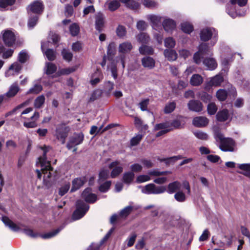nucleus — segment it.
Segmentation results:
<instances>
[{
  "label": "nucleus",
  "instance_id": "c03bdc74",
  "mask_svg": "<svg viewBox=\"0 0 250 250\" xmlns=\"http://www.w3.org/2000/svg\"><path fill=\"white\" fill-rule=\"evenodd\" d=\"M133 208L131 206H128L123 208L120 212V216L123 218L127 217L132 211Z\"/></svg>",
  "mask_w": 250,
  "mask_h": 250
},
{
  "label": "nucleus",
  "instance_id": "f03ea898",
  "mask_svg": "<svg viewBox=\"0 0 250 250\" xmlns=\"http://www.w3.org/2000/svg\"><path fill=\"white\" fill-rule=\"evenodd\" d=\"M32 110V107H28L23 111L21 114V119L24 120L23 126L26 128H35L37 126V121L40 117L39 112H35L30 117L26 115Z\"/></svg>",
  "mask_w": 250,
  "mask_h": 250
},
{
  "label": "nucleus",
  "instance_id": "a878e982",
  "mask_svg": "<svg viewBox=\"0 0 250 250\" xmlns=\"http://www.w3.org/2000/svg\"><path fill=\"white\" fill-rule=\"evenodd\" d=\"M18 58L20 62H25L29 61L30 55L27 51L22 50L19 53Z\"/></svg>",
  "mask_w": 250,
  "mask_h": 250
},
{
  "label": "nucleus",
  "instance_id": "1a4fd4ad",
  "mask_svg": "<svg viewBox=\"0 0 250 250\" xmlns=\"http://www.w3.org/2000/svg\"><path fill=\"white\" fill-rule=\"evenodd\" d=\"M217 35L216 31L214 28H206L201 30L200 33V38L203 41L209 40L212 36L216 38Z\"/></svg>",
  "mask_w": 250,
  "mask_h": 250
},
{
  "label": "nucleus",
  "instance_id": "338daca9",
  "mask_svg": "<svg viewBox=\"0 0 250 250\" xmlns=\"http://www.w3.org/2000/svg\"><path fill=\"white\" fill-rule=\"evenodd\" d=\"M70 188V184L69 183L65 184L64 186L62 187L59 191V194L61 196L64 195L69 190Z\"/></svg>",
  "mask_w": 250,
  "mask_h": 250
},
{
  "label": "nucleus",
  "instance_id": "6ab92c4d",
  "mask_svg": "<svg viewBox=\"0 0 250 250\" xmlns=\"http://www.w3.org/2000/svg\"><path fill=\"white\" fill-rule=\"evenodd\" d=\"M147 19L150 21L153 28L161 25L162 17L155 15H148Z\"/></svg>",
  "mask_w": 250,
  "mask_h": 250
},
{
  "label": "nucleus",
  "instance_id": "7c9ffc66",
  "mask_svg": "<svg viewBox=\"0 0 250 250\" xmlns=\"http://www.w3.org/2000/svg\"><path fill=\"white\" fill-rule=\"evenodd\" d=\"M43 53L49 61H54L56 57V52L51 49H47L43 52Z\"/></svg>",
  "mask_w": 250,
  "mask_h": 250
},
{
  "label": "nucleus",
  "instance_id": "052dcab7",
  "mask_svg": "<svg viewBox=\"0 0 250 250\" xmlns=\"http://www.w3.org/2000/svg\"><path fill=\"white\" fill-rule=\"evenodd\" d=\"M142 139V135L138 134L133 137L130 141V144L132 146H135L138 145Z\"/></svg>",
  "mask_w": 250,
  "mask_h": 250
},
{
  "label": "nucleus",
  "instance_id": "2f4dec72",
  "mask_svg": "<svg viewBox=\"0 0 250 250\" xmlns=\"http://www.w3.org/2000/svg\"><path fill=\"white\" fill-rule=\"evenodd\" d=\"M77 68L78 67L77 66H73L72 67L62 69L57 72L56 74V76H60L62 75H68L71 72L75 71Z\"/></svg>",
  "mask_w": 250,
  "mask_h": 250
},
{
  "label": "nucleus",
  "instance_id": "09e8293b",
  "mask_svg": "<svg viewBox=\"0 0 250 250\" xmlns=\"http://www.w3.org/2000/svg\"><path fill=\"white\" fill-rule=\"evenodd\" d=\"M228 93L225 90L220 89L216 93V96L219 101H225L227 97Z\"/></svg>",
  "mask_w": 250,
  "mask_h": 250
},
{
  "label": "nucleus",
  "instance_id": "ea45409f",
  "mask_svg": "<svg viewBox=\"0 0 250 250\" xmlns=\"http://www.w3.org/2000/svg\"><path fill=\"white\" fill-rule=\"evenodd\" d=\"M45 69L46 74L50 75L56 71L57 66L54 63H47Z\"/></svg>",
  "mask_w": 250,
  "mask_h": 250
},
{
  "label": "nucleus",
  "instance_id": "c756f323",
  "mask_svg": "<svg viewBox=\"0 0 250 250\" xmlns=\"http://www.w3.org/2000/svg\"><path fill=\"white\" fill-rule=\"evenodd\" d=\"M104 18L102 14H98L96 18V28L99 31H101L104 26Z\"/></svg>",
  "mask_w": 250,
  "mask_h": 250
},
{
  "label": "nucleus",
  "instance_id": "a18cd8bd",
  "mask_svg": "<svg viewBox=\"0 0 250 250\" xmlns=\"http://www.w3.org/2000/svg\"><path fill=\"white\" fill-rule=\"evenodd\" d=\"M139 51L142 54H150L153 53V49L150 46L142 45L139 48Z\"/></svg>",
  "mask_w": 250,
  "mask_h": 250
},
{
  "label": "nucleus",
  "instance_id": "c9c22d12",
  "mask_svg": "<svg viewBox=\"0 0 250 250\" xmlns=\"http://www.w3.org/2000/svg\"><path fill=\"white\" fill-rule=\"evenodd\" d=\"M42 90V86L40 84L36 83L34 84L33 87L30 88L27 93L28 94H37L39 93Z\"/></svg>",
  "mask_w": 250,
  "mask_h": 250
},
{
  "label": "nucleus",
  "instance_id": "39448f33",
  "mask_svg": "<svg viewBox=\"0 0 250 250\" xmlns=\"http://www.w3.org/2000/svg\"><path fill=\"white\" fill-rule=\"evenodd\" d=\"M89 209V206L82 200H78L76 203V209L73 214L74 220H78L83 217Z\"/></svg>",
  "mask_w": 250,
  "mask_h": 250
},
{
  "label": "nucleus",
  "instance_id": "4468645a",
  "mask_svg": "<svg viewBox=\"0 0 250 250\" xmlns=\"http://www.w3.org/2000/svg\"><path fill=\"white\" fill-rule=\"evenodd\" d=\"M188 106L190 110L197 112L202 111L203 107L202 103L198 100H190Z\"/></svg>",
  "mask_w": 250,
  "mask_h": 250
},
{
  "label": "nucleus",
  "instance_id": "f257e3e1",
  "mask_svg": "<svg viewBox=\"0 0 250 250\" xmlns=\"http://www.w3.org/2000/svg\"><path fill=\"white\" fill-rule=\"evenodd\" d=\"M41 148L43 151V155L42 157L39 158L38 161L37 163L38 165H40L41 167V171L42 173L44 175L43 184L47 188H49L52 184L50 171L52 170L53 168L50 166V162L46 160V154L48 151H49L50 147L49 146H44L43 147H42ZM36 173L38 178L39 179H41L42 176V173L41 171L37 169Z\"/></svg>",
  "mask_w": 250,
  "mask_h": 250
},
{
  "label": "nucleus",
  "instance_id": "5701e85b",
  "mask_svg": "<svg viewBox=\"0 0 250 250\" xmlns=\"http://www.w3.org/2000/svg\"><path fill=\"white\" fill-rule=\"evenodd\" d=\"M2 221L6 226L8 227L12 230L17 231L19 229V227L7 217H2Z\"/></svg>",
  "mask_w": 250,
  "mask_h": 250
},
{
  "label": "nucleus",
  "instance_id": "4d7b16f0",
  "mask_svg": "<svg viewBox=\"0 0 250 250\" xmlns=\"http://www.w3.org/2000/svg\"><path fill=\"white\" fill-rule=\"evenodd\" d=\"M59 231V229H56L52 232H48L44 234H40V236L43 239H49L55 236Z\"/></svg>",
  "mask_w": 250,
  "mask_h": 250
},
{
  "label": "nucleus",
  "instance_id": "412c9836",
  "mask_svg": "<svg viewBox=\"0 0 250 250\" xmlns=\"http://www.w3.org/2000/svg\"><path fill=\"white\" fill-rule=\"evenodd\" d=\"M163 26L165 30L167 32H169L174 29L176 26L174 21L170 19H166L163 22Z\"/></svg>",
  "mask_w": 250,
  "mask_h": 250
},
{
  "label": "nucleus",
  "instance_id": "20e7f679",
  "mask_svg": "<svg viewBox=\"0 0 250 250\" xmlns=\"http://www.w3.org/2000/svg\"><path fill=\"white\" fill-rule=\"evenodd\" d=\"M216 140L220 143L219 148L223 151L232 152L234 151L235 142L229 138H225L224 136L218 133L216 135Z\"/></svg>",
  "mask_w": 250,
  "mask_h": 250
},
{
  "label": "nucleus",
  "instance_id": "bb28decb",
  "mask_svg": "<svg viewBox=\"0 0 250 250\" xmlns=\"http://www.w3.org/2000/svg\"><path fill=\"white\" fill-rule=\"evenodd\" d=\"M132 48V44L129 42H125L120 44L119 51L120 52L125 53L130 51Z\"/></svg>",
  "mask_w": 250,
  "mask_h": 250
},
{
  "label": "nucleus",
  "instance_id": "bf43d9fd",
  "mask_svg": "<svg viewBox=\"0 0 250 250\" xmlns=\"http://www.w3.org/2000/svg\"><path fill=\"white\" fill-rule=\"evenodd\" d=\"M111 181H106L104 182L99 187V190L103 192L107 191L111 186Z\"/></svg>",
  "mask_w": 250,
  "mask_h": 250
},
{
  "label": "nucleus",
  "instance_id": "0e129e2a",
  "mask_svg": "<svg viewBox=\"0 0 250 250\" xmlns=\"http://www.w3.org/2000/svg\"><path fill=\"white\" fill-rule=\"evenodd\" d=\"M15 0H0V7L4 8L14 3Z\"/></svg>",
  "mask_w": 250,
  "mask_h": 250
},
{
  "label": "nucleus",
  "instance_id": "5fc2aeb1",
  "mask_svg": "<svg viewBox=\"0 0 250 250\" xmlns=\"http://www.w3.org/2000/svg\"><path fill=\"white\" fill-rule=\"evenodd\" d=\"M175 45V42L172 38L169 37L165 40V45L167 48H173Z\"/></svg>",
  "mask_w": 250,
  "mask_h": 250
},
{
  "label": "nucleus",
  "instance_id": "8fccbe9b",
  "mask_svg": "<svg viewBox=\"0 0 250 250\" xmlns=\"http://www.w3.org/2000/svg\"><path fill=\"white\" fill-rule=\"evenodd\" d=\"M181 29L184 32L190 33L193 30V27L189 23L185 22L182 23Z\"/></svg>",
  "mask_w": 250,
  "mask_h": 250
},
{
  "label": "nucleus",
  "instance_id": "864d4df0",
  "mask_svg": "<svg viewBox=\"0 0 250 250\" xmlns=\"http://www.w3.org/2000/svg\"><path fill=\"white\" fill-rule=\"evenodd\" d=\"M134 174L132 172L125 173L124 175L123 179L125 183H129L133 179Z\"/></svg>",
  "mask_w": 250,
  "mask_h": 250
},
{
  "label": "nucleus",
  "instance_id": "9b49d317",
  "mask_svg": "<svg viewBox=\"0 0 250 250\" xmlns=\"http://www.w3.org/2000/svg\"><path fill=\"white\" fill-rule=\"evenodd\" d=\"M83 140V135L82 133L75 134L71 137L67 144V147L71 149L74 146L81 144Z\"/></svg>",
  "mask_w": 250,
  "mask_h": 250
},
{
  "label": "nucleus",
  "instance_id": "f3484780",
  "mask_svg": "<svg viewBox=\"0 0 250 250\" xmlns=\"http://www.w3.org/2000/svg\"><path fill=\"white\" fill-rule=\"evenodd\" d=\"M21 69V63H12L7 71L5 72V76L9 77L18 73Z\"/></svg>",
  "mask_w": 250,
  "mask_h": 250
},
{
  "label": "nucleus",
  "instance_id": "79ce46f5",
  "mask_svg": "<svg viewBox=\"0 0 250 250\" xmlns=\"http://www.w3.org/2000/svg\"><path fill=\"white\" fill-rule=\"evenodd\" d=\"M29 20L28 25L29 28H33L37 24L38 21V16L37 15H29Z\"/></svg>",
  "mask_w": 250,
  "mask_h": 250
},
{
  "label": "nucleus",
  "instance_id": "6e6d98bb",
  "mask_svg": "<svg viewBox=\"0 0 250 250\" xmlns=\"http://www.w3.org/2000/svg\"><path fill=\"white\" fill-rule=\"evenodd\" d=\"M217 110L216 104L213 103H209L208 105V112L210 115L214 114Z\"/></svg>",
  "mask_w": 250,
  "mask_h": 250
},
{
  "label": "nucleus",
  "instance_id": "4be33fe9",
  "mask_svg": "<svg viewBox=\"0 0 250 250\" xmlns=\"http://www.w3.org/2000/svg\"><path fill=\"white\" fill-rule=\"evenodd\" d=\"M223 77L220 75H217L212 77L208 83L209 86H218L223 82Z\"/></svg>",
  "mask_w": 250,
  "mask_h": 250
},
{
  "label": "nucleus",
  "instance_id": "37998d69",
  "mask_svg": "<svg viewBox=\"0 0 250 250\" xmlns=\"http://www.w3.org/2000/svg\"><path fill=\"white\" fill-rule=\"evenodd\" d=\"M174 198L178 202H183L186 201V196L183 191L180 190L175 193Z\"/></svg>",
  "mask_w": 250,
  "mask_h": 250
},
{
  "label": "nucleus",
  "instance_id": "473e14b6",
  "mask_svg": "<svg viewBox=\"0 0 250 250\" xmlns=\"http://www.w3.org/2000/svg\"><path fill=\"white\" fill-rule=\"evenodd\" d=\"M138 41L141 43H147L150 41L149 36L146 33H141L137 36Z\"/></svg>",
  "mask_w": 250,
  "mask_h": 250
},
{
  "label": "nucleus",
  "instance_id": "dca6fc26",
  "mask_svg": "<svg viewBox=\"0 0 250 250\" xmlns=\"http://www.w3.org/2000/svg\"><path fill=\"white\" fill-rule=\"evenodd\" d=\"M20 88L17 83H13L9 87L8 91L4 94L7 100H8L9 98L14 97L20 91Z\"/></svg>",
  "mask_w": 250,
  "mask_h": 250
},
{
  "label": "nucleus",
  "instance_id": "2eb2a0df",
  "mask_svg": "<svg viewBox=\"0 0 250 250\" xmlns=\"http://www.w3.org/2000/svg\"><path fill=\"white\" fill-rule=\"evenodd\" d=\"M116 44L112 42L109 43L107 47V59L104 57V62L106 61H112L115 53H116Z\"/></svg>",
  "mask_w": 250,
  "mask_h": 250
},
{
  "label": "nucleus",
  "instance_id": "423d86ee",
  "mask_svg": "<svg viewBox=\"0 0 250 250\" xmlns=\"http://www.w3.org/2000/svg\"><path fill=\"white\" fill-rule=\"evenodd\" d=\"M69 131V127L64 124L59 125L57 126L55 135L62 144H64Z\"/></svg>",
  "mask_w": 250,
  "mask_h": 250
},
{
  "label": "nucleus",
  "instance_id": "774afa93",
  "mask_svg": "<svg viewBox=\"0 0 250 250\" xmlns=\"http://www.w3.org/2000/svg\"><path fill=\"white\" fill-rule=\"evenodd\" d=\"M149 102V100L148 99H146L143 100L139 103L140 107L142 111H146L147 110Z\"/></svg>",
  "mask_w": 250,
  "mask_h": 250
},
{
  "label": "nucleus",
  "instance_id": "680f3d73",
  "mask_svg": "<svg viewBox=\"0 0 250 250\" xmlns=\"http://www.w3.org/2000/svg\"><path fill=\"white\" fill-rule=\"evenodd\" d=\"M143 4L146 7L149 8H153L157 6V3L152 0H145L143 2Z\"/></svg>",
  "mask_w": 250,
  "mask_h": 250
},
{
  "label": "nucleus",
  "instance_id": "4c0bfd02",
  "mask_svg": "<svg viewBox=\"0 0 250 250\" xmlns=\"http://www.w3.org/2000/svg\"><path fill=\"white\" fill-rule=\"evenodd\" d=\"M106 4L108 5V9L111 11L116 10L120 6V2L117 0L111 1L108 3L106 2Z\"/></svg>",
  "mask_w": 250,
  "mask_h": 250
},
{
  "label": "nucleus",
  "instance_id": "a211bd4d",
  "mask_svg": "<svg viewBox=\"0 0 250 250\" xmlns=\"http://www.w3.org/2000/svg\"><path fill=\"white\" fill-rule=\"evenodd\" d=\"M208 123V119L205 117H197L193 119L192 121L193 125L198 127H201L206 126Z\"/></svg>",
  "mask_w": 250,
  "mask_h": 250
},
{
  "label": "nucleus",
  "instance_id": "3c124183",
  "mask_svg": "<svg viewBox=\"0 0 250 250\" xmlns=\"http://www.w3.org/2000/svg\"><path fill=\"white\" fill-rule=\"evenodd\" d=\"M114 84L113 82L107 81L104 83V88L105 92L109 94L114 88Z\"/></svg>",
  "mask_w": 250,
  "mask_h": 250
},
{
  "label": "nucleus",
  "instance_id": "393cba45",
  "mask_svg": "<svg viewBox=\"0 0 250 250\" xmlns=\"http://www.w3.org/2000/svg\"><path fill=\"white\" fill-rule=\"evenodd\" d=\"M164 55L168 61H174L177 57V53L173 50L166 49L164 51Z\"/></svg>",
  "mask_w": 250,
  "mask_h": 250
},
{
  "label": "nucleus",
  "instance_id": "de8ad7c7",
  "mask_svg": "<svg viewBox=\"0 0 250 250\" xmlns=\"http://www.w3.org/2000/svg\"><path fill=\"white\" fill-rule=\"evenodd\" d=\"M109 177V171L105 168H103L101 170L99 173V182L104 181L106 179Z\"/></svg>",
  "mask_w": 250,
  "mask_h": 250
},
{
  "label": "nucleus",
  "instance_id": "f704fd0d",
  "mask_svg": "<svg viewBox=\"0 0 250 250\" xmlns=\"http://www.w3.org/2000/svg\"><path fill=\"white\" fill-rule=\"evenodd\" d=\"M216 117L219 121H225L228 119L229 113L227 110H223L219 112L216 115Z\"/></svg>",
  "mask_w": 250,
  "mask_h": 250
},
{
  "label": "nucleus",
  "instance_id": "13d9d810",
  "mask_svg": "<svg viewBox=\"0 0 250 250\" xmlns=\"http://www.w3.org/2000/svg\"><path fill=\"white\" fill-rule=\"evenodd\" d=\"M69 30L72 36H76L79 32V27L77 24L73 23L70 25Z\"/></svg>",
  "mask_w": 250,
  "mask_h": 250
},
{
  "label": "nucleus",
  "instance_id": "603ef678",
  "mask_svg": "<svg viewBox=\"0 0 250 250\" xmlns=\"http://www.w3.org/2000/svg\"><path fill=\"white\" fill-rule=\"evenodd\" d=\"M170 128V124L168 122L156 124L154 127V130L156 131L160 129H167Z\"/></svg>",
  "mask_w": 250,
  "mask_h": 250
},
{
  "label": "nucleus",
  "instance_id": "e433bc0d",
  "mask_svg": "<svg viewBox=\"0 0 250 250\" xmlns=\"http://www.w3.org/2000/svg\"><path fill=\"white\" fill-rule=\"evenodd\" d=\"M176 107V103L172 102L166 104L164 111L166 114H169L173 112Z\"/></svg>",
  "mask_w": 250,
  "mask_h": 250
},
{
  "label": "nucleus",
  "instance_id": "7ed1b4c3",
  "mask_svg": "<svg viewBox=\"0 0 250 250\" xmlns=\"http://www.w3.org/2000/svg\"><path fill=\"white\" fill-rule=\"evenodd\" d=\"M208 49L206 43H201L199 47V51L195 53L193 56L195 62H215L213 58L206 57Z\"/></svg>",
  "mask_w": 250,
  "mask_h": 250
},
{
  "label": "nucleus",
  "instance_id": "49530a36",
  "mask_svg": "<svg viewBox=\"0 0 250 250\" xmlns=\"http://www.w3.org/2000/svg\"><path fill=\"white\" fill-rule=\"evenodd\" d=\"M136 237L137 234L135 233H132L130 235L128 236V237L125 242V243H126L127 247H131L134 245Z\"/></svg>",
  "mask_w": 250,
  "mask_h": 250
},
{
  "label": "nucleus",
  "instance_id": "e2e57ef3",
  "mask_svg": "<svg viewBox=\"0 0 250 250\" xmlns=\"http://www.w3.org/2000/svg\"><path fill=\"white\" fill-rule=\"evenodd\" d=\"M108 68L110 69L111 71L112 72V76L113 77L114 79H116L117 78L118 76L116 64L110 63V65L108 66Z\"/></svg>",
  "mask_w": 250,
  "mask_h": 250
},
{
  "label": "nucleus",
  "instance_id": "b1692460",
  "mask_svg": "<svg viewBox=\"0 0 250 250\" xmlns=\"http://www.w3.org/2000/svg\"><path fill=\"white\" fill-rule=\"evenodd\" d=\"M203 82L202 77L199 74L192 75L190 80V83L193 86L200 85Z\"/></svg>",
  "mask_w": 250,
  "mask_h": 250
},
{
  "label": "nucleus",
  "instance_id": "f8f14e48",
  "mask_svg": "<svg viewBox=\"0 0 250 250\" xmlns=\"http://www.w3.org/2000/svg\"><path fill=\"white\" fill-rule=\"evenodd\" d=\"M3 40L4 43L7 46H10L15 43L16 38L14 34L12 31L7 30L3 34Z\"/></svg>",
  "mask_w": 250,
  "mask_h": 250
},
{
  "label": "nucleus",
  "instance_id": "cd10ccee",
  "mask_svg": "<svg viewBox=\"0 0 250 250\" xmlns=\"http://www.w3.org/2000/svg\"><path fill=\"white\" fill-rule=\"evenodd\" d=\"M84 183V181L82 178H76L72 182V188L71 189V192H73L78 189L82 186Z\"/></svg>",
  "mask_w": 250,
  "mask_h": 250
},
{
  "label": "nucleus",
  "instance_id": "ddd939ff",
  "mask_svg": "<svg viewBox=\"0 0 250 250\" xmlns=\"http://www.w3.org/2000/svg\"><path fill=\"white\" fill-rule=\"evenodd\" d=\"M82 197L86 202L93 203L97 200V196L91 193V189L89 188H86L82 193Z\"/></svg>",
  "mask_w": 250,
  "mask_h": 250
},
{
  "label": "nucleus",
  "instance_id": "c85d7f7f",
  "mask_svg": "<svg viewBox=\"0 0 250 250\" xmlns=\"http://www.w3.org/2000/svg\"><path fill=\"white\" fill-rule=\"evenodd\" d=\"M238 167L243 171L239 172L240 173L248 177L250 176V164H239Z\"/></svg>",
  "mask_w": 250,
  "mask_h": 250
},
{
  "label": "nucleus",
  "instance_id": "6e6552de",
  "mask_svg": "<svg viewBox=\"0 0 250 250\" xmlns=\"http://www.w3.org/2000/svg\"><path fill=\"white\" fill-rule=\"evenodd\" d=\"M43 5L41 0H35L27 7V11L29 15L35 14V15L40 14L43 11Z\"/></svg>",
  "mask_w": 250,
  "mask_h": 250
},
{
  "label": "nucleus",
  "instance_id": "58836bf2",
  "mask_svg": "<svg viewBox=\"0 0 250 250\" xmlns=\"http://www.w3.org/2000/svg\"><path fill=\"white\" fill-rule=\"evenodd\" d=\"M194 136L198 139L202 140H207L208 139V134L202 131L198 130L193 132Z\"/></svg>",
  "mask_w": 250,
  "mask_h": 250
},
{
  "label": "nucleus",
  "instance_id": "0eeeda50",
  "mask_svg": "<svg viewBox=\"0 0 250 250\" xmlns=\"http://www.w3.org/2000/svg\"><path fill=\"white\" fill-rule=\"evenodd\" d=\"M166 188L164 186L158 187L153 184H149L142 187V192L147 194H158L164 192Z\"/></svg>",
  "mask_w": 250,
  "mask_h": 250
},
{
  "label": "nucleus",
  "instance_id": "aec40b11",
  "mask_svg": "<svg viewBox=\"0 0 250 250\" xmlns=\"http://www.w3.org/2000/svg\"><path fill=\"white\" fill-rule=\"evenodd\" d=\"M181 187V184L178 181L170 183L167 186V192L170 194L177 192L180 190Z\"/></svg>",
  "mask_w": 250,
  "mask_h": 250
},
{
  "label": "nucleus",
  "instance_id": "a19ab883",
  "mask_svg": "<svg viewBox=\"0 0 250 250\" xmlns=\"http://www.w3.org/2000/svg\"><path fill=\"white\" fill-rule=\"evenodd\" d=\"M62 55L63 59L67 62H70L73 57L72 53L66 49H62Z\"/></svg>",
  "mask_w": 250,
  "mask_h": 250
},
{
  "label": "nucleus",
  "instance_id": "72a5a7b5",
  "mask_svg": "<svg viewBox=\"0 0 250 250\" xmlns=\"http://www.w3.org/2000/svg\"><path fill=\"white\" fill-rule=\"evenodd\" d=\"M45 102V97L42 95L38 97L34 101V105L37 108H40L43 105Z\"/></svg>",
  "mask_w": 250,
  "mask_h": 250
},
{
  "label": "nucleus",
  "instance_id": "9d476101",
  "mask_svg": "<svg viewBox=\"0 0 250 250\" xmlns=\"http://www.w3.org/2000/svg\"><path fill=\"white\" fill-rule=\"evenodd\" d=\"M109 168L112 169L111 172V177L114 178L121 174L123 170L122 166L120 165L119 161H116L112 162L109 165Z\"/></svg>",
  "mask_w": 250,
  "mask_h": 250
},
{
  "label": "nucleus",
  "instance_id": "69168bd1",
  "mask_svg": "<svg viewBox=\"0 0 250 250\" xmlns=\"http://www.w3.org/2000/svg\"><path fill=\"white\" fill-rule=\"evenodd\" d=\"M59 36L53 32H51L49 34L48 40L49 41H52V42L54 43L58 42L59 41Z\"/></svg>",
  "mask_w": 250,
  "mask_h": 250
}]
</instances>
